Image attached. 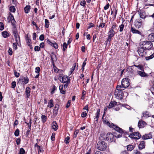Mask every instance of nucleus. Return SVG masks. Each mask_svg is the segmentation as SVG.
<instances>
[{
	"mask_svg": "<svg viewBox=\"0 0 154 154\" xmlns=\"http://www.w3.org/2000/svg\"><path fill=\"white\" fill-rule=\"evenodd\" d=\"M103 122L104 124H106L110 128H112L116 131L119 133L120 134H121L124 133L125 135H126L129 134V132L128 131H126L125 130H123L122 128H120L118 126L114 125L113 123H110L107 120H104L103 121Z\"/></svg>",
	"mask_w": 154,
	"mask_h": 154,
	"instance_id": "nucleus-1",
	"label": "nucleus"
},
{
	"mask_svg": "<svg viewBox=\"0 0 154 154\" xmlns=\"http://www.w3.org/2000/svg\"><path fill=\"white\" fill-rule=\"evenodd\" d=\"M99 139L100 141L97 143V148L100 151H104L107 149L108 146L107 143L104 141L106 140L105 137L100 136Z\"/></svg>",
	"mask_w": 154,
	"mask_h": 154,
	"instance_id": "nucleus-2",
	"label": "nucleus"
},
{
	"mask_svg": "<svg viewBox=\"0 0 154 154\" xmlns=\"http://www.w3.org/2000/svg\"><path fill=\"white\" fill-rule=\"evenodd\" d=\"M121 87L118 86L116 87V90L114 93V96L116 99L122 100L123 98L124 93L122 91L120 90Z\"/></svg>",
	"mask_w": 154,
	"mask_h": 154,
	"instance_id": "nucleus-3",
	"label": "nucleus"
},
{
	"mask_svg": "<svg viewBox=\"0 0 154 154\" xmlns=\"http://www.w3.org/2000/svg\"><path fill=\"white\" fill-rule=\"evenodd\" d=\"M114 136L117 138H120L122 137V135L119 134L117 135H114L111 133H108L106 136V140L109 142H112L113 141H115V140Z\"/></svg>",
	"mask_w": 154,
	"mask_h": 154,
	"instance_id": "nucleus-4",
	"label": "nucleus"
},
{
	"mask_svg": "<svg viewBox=\"0 0 154 154\" xmlns=\"http://www.w3.org/2000/svg\"><path fill=\"white\" fill-rule=\"evenodd\" d=\"M108 34V38L105 43H106V45L108 44L109 45L110 44V42L112 40V38L115 35V31L114 30H113L112 29H109Z\"/></svg>",
	"mask_w": 154,
	"mask_h": 154,
	"instance_id": "nucleus-5",
	"label": "nucleus"
},
{
	"mask_svg": "<svg viewBox=\"0 0 154 154\" xmlns=\"http://www.w3.org/2000/svg\"><path fill=\"white\" fill-rule=\"evenodd\" d=\"M140 44L142 45L145 46L144 47L146 50H150L152 47V44L151 41H144L141 42Z\"/></svg>",
	"mask_w": 154,
	"mask_h": 154,
	"instance_id": "nucleus-6",
	"label": "nucleus"
},
{
	"mask_svg": "<svg viewBox=\"0 0 154 154\" xmlns=\"http://www.w3.org/2000/svg\"><path fill=\"white\" fill-rule=\"evenodd\" d=\"M12 33L14 35L16 42H20V39L19 34L18 33L16 27L12 28Z\"/></svg>",
	"mask_w": 154,
	"mask_h": 154,
	"instance_id": "nucleus-7",
	"label": "nucleus"
},
{
	"mask_svg": "<svg viewBox=\"0 0 154 154\" xmlns=\"http://www.w3.org/2000/svg\"><path fill=\"white\" fill-rule=\"evenodd\" d=\"M134 24L135 28L137 29H139L142 27H143V25L142 24V20L140 19L136 20L134 22Z\"/></svg>",
	"mask_w": 154,
	"mask_h": 154,
	"instance_id": "nucleus-8",
	"label": "nucleus"
},
{
	"mask_svg": "<svg viewBox=\"0 0 154 154\" xmlns=\"http://www.w3.org/2000/svg\"><path fill=\"white\" fill-rule=\"evenodd\" d=\"M130 84L129 80L127 78H124L122 79L121 82V84L122 85V88H123L128 87Z\"/></svg>",
	"mask_w": 154,
	"mask_h": 154,
	"instance_id": "nucleus-9",
	"label": "nucleus"
},
{
	"mask_svg": "<svg viewBox=\"0 0 154 154\" xmlns=\"http://www.w3.org/2000/svg\"><path fill=\"white\" fill-rule=\"evenodd\" d=\"M58 79L62 83H65L70 82V79L69 78V77L66 75H64L62 77L59 76Z\"/></svg>",
	"mask_w": 154,
	"mask_h": 154,
	"instance_id": "nucleus-10",
	"label": "nucleus"
},
{
	"mask_svg": "<svg viewBox=\"0 0 154 154\" xmlns=\"http://www.w3.org/2000/svg\"><path fill=\"white\" fill-rule=\"evenodd\" d=\"M130 32L133 34H137L140 35H142V32L136 29L134 26H131L130 29Z\"/></svg>",
	"mask_w": 154,
	"mask_h": 154,
	"instance_id": "nucleus-11",
	"label": "nucleus"
},
{
	"mask_svg": "<svg viewBox=\"0 0 154 154\" xmlns=\"http://www.w3.org/2000/svg\"><path fill=\"white\" fill-rule=\"evenodd\" d=\"M8 18H9L10 20L12 25L13 26V27H16V21L14 18L13 15L10 13H9V16L8 17Z\"/></svg>",
	"mask_w": 154,
	"mask_h": 154,
	"instance_id": "nucleus-12",
	"label": "nucleus"
},
{
	"mask_svg": "<svg viewBox=\"0 0 154 154\" xmlns=\"http://www.w3.org/2000/svg\"><path fill=\"white\" fill-rule=\"evenodd\" d=\"M145 50H146L144 48L143 46H142L139 48L137 51L140 56L143 57L144 55L145 54H146V52H145Z\"/></svg>",
	"mask_w": 154,
	"mask_h": 154,
	"instance_id": "nucleus-13",
	"label": "nucleus"
},
{
	"mask_svg": "<svg viewBox=\"0 0 154 154\" xmlns=\"http://www.w3.org/2000/svg\"><path fill=\"white\" fill-rule=\"evenodd\" d=\"M146 124L145 122L141 120H140L138 122V126L139 128H143Z\"/></svg>",
	"mask_w": 154,
	"mask_h": 154,
	"instance_id": "nucleus-14",
	"label": "nucleus"
},
{
	"mask_svg": "<svg viewBox=\"0 0 154 154\" xmlns=\"http://www.w3.org/2000/svg\"><path fill=\"white\" fill-rule=\"evenodd\" d=\"M30 88L29 87H26L25 90V94L26 96V98H29L30 96Z\"/></svg>",
	"mask_w": 154,
	"mask_h": 154,
	"instance_id": "nucleus-15",
	"label": "nucleus"
},
{
	"mask_svg": "<svg viewBox=\"0 0 154 154\" xmlns=\"http://www.w3.org/2000/svg\"><path fill=\"white\" fill-rule=\"evenodd\" d=\"M59 108V105L56 104L53 109V113L55 116H57L58 114Z\"/></svg>",
	"mask_w": 154,
	"mask_h": 154,
	"instance_id": "nucleus-16",
	"label": "nucleus"
},
{
	"mask_svg": "<svg viewBox=\"0 0 154 154\" xmlns=\"http://www.w3.org/2000/svg\"><path fill=\"white\" fill-rule=\"evenodd\" d=\"M142 138L143 140H146L152 138V135L151 133H149L148 134H145L143 135Z\"/></svg>",
	"mask_w": 154,
	"mask_h": 154,
	"instance_id": "nucleus-17",
	"label": "nucleus"
},
{
	"mask_svg": "<svg viewBox=\"0 0 154 154\" xmlns=\"http://www.w3.org/2000/svg\"><path fill=\"white\" fill-rule=\"evenodd\" d=\"M142 114L143 116L142 117V118L143 117H144L145 118H147L151 116V114L149 113V112L147 111L143 112Z\"/></svg>",
	"mask_w": 154,
	"mask_h": 154,
	"instance_id": "nucleus-18",
	"label": "nucleus"
},
{
	"mask_svg": "<svg viewBox=\"0 0 154 154\" xmlns=\"http://www.w3.org/2000/svg\"><path fill=\"white\" fill-rule=\"evenodd\" d=\"M138 12L139 13V14L140 15V17L141 18L144 19L146 17H148V16L146 15V13L145 12H141V11H138Z\"/></svg>",
	"mask_w": 154,
	"mask_h": 154,
	"instance_id": "nucleus-19",
	"label": "nucleus"
},
{
	"mask_svg": "<svg viewBox=\"0 0 154 154\" xmlns=\"http://www.w3.org/2000/svg\"><path fill=\"white\" fill-rule=\"evenodd\" d=\"M145 142L144 141H142L139 145L138 147L140 150H141L145 147Z\"/></svg>",
	"mask_w": 154,
	"mask_h": 154,
	"instance_id": "nucleus-20",
	"label": "nucleus"
},
{
	"mask_svg": "<svg viewBox=\"0 0 154 154\" xmlns=\"http://www.w3.org/2000/svg\"><path fill=\"white\" fill-rule=\"evenodd\" d=\"M52 128L55 131H56L57 130L58 126L55 121H54L52 123Z\"/></svg>",
	"mask_w": 154,
	"mask_h": 154,
	"instance_id": "nucleus-21",
	"label": "nucleus"
},
{
	"mask_svg": "<svg viewBox=\"0 0 154 154\" xmlns=\"http://www.w3.org/2000/svg\"><path fill=\"white\" fill-rule=\"evenodd\" d=\"M142 72L140 71H137V72L138 74L141 77H147L148 75L147 74L144 72V71Z\"/></svg>",
	"mask_w": 154,
	"mask_h": 154,
	"instance_id": "nucleus-22",
	"label": "nucleus"
},
{
	"mask_svg": "<svg viewBox=\"0 0 154 154\" xmlns=\"http://www.w3.org/2000/svg\"><path fill=\"white\" fill-rule=\"evenodd\" d=\"M100 109H98L97 110L96 113H95L96 116L94 119H96V120H95V121L97 123L98 122V119L100 116Z\"/></svg>",
	"mask_w": 154,
	"mask_h": 154,
	"instance_id": "nucleus-23",
	"label": "nucleus"
},
{
	"mask_svg": "<svg viewBox=\"0 0 154 154\" xmlns=\"http://www.w3.org/2000/svg\"><path fill=\"white\" fill-rule=\"evenodd\" d=\"M117 103L116 101H111L108 106V108L110 109L113 107L117 105Z\"/></svg>",
	"mask_w": 154,
	"mask_h": 154,
	"instance_id": "nucleus-24",
	"label": "nucleus"
},
{
	"mask_svg": "<svg viewBox=\"0 0 154 154\" xmlns=\"http://www.w3.org/2000/svg\"><path fill=\"white\" fill-rule=\"evenodd\" d=\"M2 35L4 38H7L10 36V34L8 31H5L2 32Z\"/></svg>",
	"mask_w": 154,
	"mask_h": 154,
	"instance_id": "nucleus-25",
	"label": "nucleus"
},
{
	"mask_svg": "<svg viewBox=\"0 0 154 154\" xmlns=\"http://www.w3.org/2000/svg\"><path fill=\"white\" fill-rule=\"evenodd\" d=\"M148 40L152 42H154V33L149 34L148 37Z\"/></svg>",
	"mask_w": 154,
	"mask_h": 154,
	"instance_id": "nucleus-26",
	"label": "nucleus"
},
{
	"mask_svg": "<svg viewBox=\"0 0 154 154\" xmlns=\"http://www.w3.org/2000/svg\"><path fill=\"white\" fill-rule=\"evenodd\" d=\"M63 85H60L59 87V89L60 93L63 94H66V91L63 89Z\"/></svg>",
	"mask_w": 154,
	"mask_h": 154,
	"instance_id": "nucleus-27",
	"label": "nucleus"
},
{
	"mask_svg": "<svg viewBox=\"0 0 154 154\" xmlns=\"http://www.w3.org/2000/svg\"><path fill=\"white\" fill-rule=\"evenodd\" d=\"M30 8L31 7L29 5H28L26 6L24 8L25 13L26 14L29 13L30 11Z\"/></svg>",
	"mask_w": 154,
	"mask_h": 154,
	"instance_id": "nucleus-28",
	"label": "nucleus"
},
{
	"mask_svg": "<svg viewBox=\"0 0 154 154\" xmlns=\"http://www.w3.org/2000/svg\"><path fill=\"white\" fill-rule=\"evenodd\" d=\"M26 39L27 45L28 46H30V45L31 44V40L29 38L28 35L26 36Z\"/></svg>",
	"mask_w": 154,
	"mask_h": 154,
	"instance_id": "nucleus-29",
	"label": "nucleus"
},
{
	"mask_svg": "<svg viewBox=\"0 0 154 154\" xmlns=\"http://www.w3.org/2000/svg\"><path fill=\"white\" fill-rule=\"evenodd\" d=\"M127 150L128 151H131L134 148L135 146L131 145H129L127 146Z\"/></svg>",
	"mask_w": 154,
	"mask_h": 154,
	"instance_id": "nucleus-30",
	"label": "nucleus"
},
{
	"mask_svg": "<svg viewBox=\"0 0 154 154\" xmlns=\"http://www.w3.org/2000/svg\"><path fill=\"white\" fill-rule=\"evenodd\" d=\"M54 106V103L53 100L52 99L50 100L48 103V107L50 108H52Z\"/></svg>",
	"mask_w": 154,
	"mask_h": 154,
	"instance_id": "nucleus-31",
	"label": "nucleus"
},
{
	"mask_svg": "<svg viewBox=\"0 0 154 154\" xmlns=\"http://www.w3.org/2000/svg\"><path fill=\"white\" fill-rule=\"evenodd\" d=\"M41 118L42 122L43 123H45L47 119V116L45 115H42L41 116Z\"/></svg>",
	"mask_w": 154,
	"mask_h": 154,
	"instance_id": "nucleus-32",
	"label": "nucleus"
},
{
	"mask_svg": "<svg viewBox=\"0 0 154 154\" xmlns=\"http://www.w3.org/2000/svg\"><path fill=\"white\" fill-rule=\"evenodd\" d=\"M134 66L135 67H137L140 70L142 71H144V68L143 66L141 65H134Z\"/></svg>",
	"mask_w": 154,
	"mask_h": 154,
	"instance_id": "nucleus-33",
	"label": "nucleus"
},
{
	"mask_svg": "<svg viewBox=\"0 0 154 154\" xmlns=\"http://www.w3.org/2000/svg\"><path fill=\"white\" fill-rule=\"evenodd\" d=\"M53 68L54 72H55L59 73L60 72L59 71H60V70L58 69L57 67L55 66L54 63H53Z\"/></svg>",
	"mask_w": 154,
	"mask_h": 154,
	"instance_id": "nucleus-34",
	"label": "nucleus"
},
{
	"mask_svg": "<svg viewBox=\"0 0 154 154\" xmlns=\"http://www.w3.org/2000/svg\"><path fill=\"white\" fill-rule=\"evenodd\" d=\"M9 11L13 13L15 12L16 9L14 6L13 5L11 6L9 8Z\"/></svg>",
	"mask_w": 154,
	"mask_h": 154,
	"instance_id": "nucleus-35",
	"label": "nucleus"
},
{
	"mask_svg": "<svg viewBox=\"0 0 154 154\" xmlns=\"http://www.w3.org/2000/svg\"><path fill=\"white\" fill-rule=\"evenodd\" d=\"M52 54H53V56L51 55V59L52 61L53 62L56 61L57 60V58L56 57V56L55 55V54L54 53H52Z\"/></svg>",
	"mask_w": 154,
	"mask_h": 154,
	"instance_id": "nucleus-36",
	"label": "nucleus"
},
{
	"mask_svg": "<svg viewBox=\"0 0 154 154\" xmlns=\"http://www.w3.org/2000/svg\"><path fill=\"white\" fill-rule=\"evenodd\" d=\"M26 152L24 149L23 148H21L20 149L18 154H24Z\"/></svg>",
	"mask_w": 154,
	"mask_h": 154,
	"instance_id": "nucleus-37",
	"label": "nucleus"
},
{
	"mask_svg": "<svg viewBox=\"0 0 154 154\" xmlns=\"http://www.w3.org/2000/svg\"><path fill=\"white\" fill-rule=\"evenodd\" d=\"M68 44H67L66 42H64L63 46V51H65L67 47V46Z\"/></svg>",
	"mask_w": 154,
	"mask_h": 154,
	"instance_id": "nucleus-38",
	"label": "nucleus"
},
{
	"mask_svg": "<svg viewBox=\"0 0 154 154\" xmlns=\"http://www.w3.org/2000/svg\"><path fill=\"white\" fill-rule=\"evenodd\" d=\"M45 27L48 28L49 25V22L48 20L47 19H45Z\"/></svg>",
	"mask_w": 154,
	"mask_h": 154,
	"instance_id": "nucleus-39",
	"label": "nucleus"
},
{
	"mask_svg": "<svg viewBox=\"0 0 154 154\" xmlns=\"http://www.w3.org/2000/svg\"><path fill=\"white\" fill-rule=\"evenodd\" d=\"M124 27V24L122 23L119 26V31L120 32H122L123 30Z\"/></svg>",
	"mask_w": 154,
	"mask_h": 154,
	"instance_id": "nucleus-40",
	"label": "nucleus"
},
{
	"mask_svg": "<svg viewBox=\"0 0 154 154\" xmlns=\"http://www.w3.org/2000/svg\"><path fill=\"white\" fill-rule=\"evenodd\" d=\"M154 57V53L151 55L150 56L148 57H146V59L147 60H149L151 59H152Z\"/></svg>",
	"mask_w": 154,
	"mask_h": 154,
	"instance_id": "nucleus-41",
	"label": "nucleus"
},
{
	"mask_svg": "<svg viewBox=\"0 0 154 154\" xmlns=\"http://www.w3.org/2000/svg\"><path fill=\"white\" fill-rule=\"evenodd\" d=\"M19 42L20 43V42H16L13 43V48L15 50H16L17 49V45L18 44Z\"/></svg>",
	"mask_w": 154,
	"mask_h": 154,
	"instance_id": "nucleus-42",
	"label": "nucleus"
},
{
	"mask_svg": "<svg viewBox=\"0 0 154 154\" xmlns=\"http://www.w3.org/2000/svg\"><path fill=\"white\" fill-rule=\"evenodd\" d=\"M20 134V131L18 129H17L14 133V135L16 137H18L19 136Z\"/></svg>",
	"mask_w": 154,
	"mask_h": 154,
	"instance_id": "nucleus-43",
	"label": "nucleus"
},
{
	"mask_svg": "<svg viewBox=\"0 0 154 154\" xmlns=\"http://www.w3.org/2000/svg\"><path fill=\"white\" fill-rule=\"evenodd\" d=\"M133 133H134V136H137L138 137V138H140L141 137V135L140 134V133L139 132H135Z\"/></svg>",
	"mask_w": 154,
	"mask_h": 154,
	"instance_id": "nucleus-44",
	"label": "nucleus"
},
{
	"mask_svg": "<svg viewBox=\"0 0 154 154\" xmlns=\"http://www.w3.org/2000/svg\"><path fill=\"white\" fill-rule=\"evenodd\" d=\"M54 42V41H53V42H52L50 40L48 39L47 41V43L52 46H53V45Z\"/></svg>",
	"mask_w": 154,
	"mask_h": 154,
	"instance_id": "nucleus-45",
	"label": "nucleus"
},
{
	"mask_svg": "<svg viewBox=\"0 0 154 154\" xmlns=\"http://www.w3.org/2000/svg\"><path fill=\"white\" fill-rule=\"evenodd\" d=\"M23 81H24V84H27L29 81V79L28 77H24L23 78Z\"/></svg>",
	"mask_w": 154,
	"mask_h": 154,
	"instance_id": "nucleus-46",
	"label": "nucleus"
},
{
	"mask_svg": "<svg viewBox=\"0 0 154 154\" xmlns=\"http://www.w3.org/2000/svg\"><path fill=\"white\" fill-rule=\"evenodd\" d=\"M69 137L68 136L67 137L65 138V139L64 140L65 143L66 144L68 143L69 142Z\"/></svg>",
	"mask_w": 154,
	"mask_h": 154,
	"instance_id": "nucleus-47",
	"label": "nucleus"
},
{
	"mask_svg": "<svg viewBox=\"0 0 154 154\" xmlns=\"http://www.w3.org/2000/svg\"><path fill=\"white\" fill-rule=\"evenodd\" d=\"M40 70V69L39 67H36L35 68V72L36 73H39Z\"/></svg>",
	"mask_w": 154,
	"mask_h": 154,
	"instance_id": "nucleus-48",
	"label": "nucleus"
},
{
	"mask_svg": "<svg viewBox=\"0 0 154 154\" xmlns=\"http://www.w3.org/2000/svg\"><path fill=\"white\" fill-rule=\"evenodd\" d=\"M120 104L122 106H123V107H125L126 108H127V109H130V106L127 105V104H120Z\"/></svg>",
	"mask_w": 154,
	"mask_h": 154,
	"instance_id": "nucleus-49",
	"label": "nucleus"
},
{
	"mask_svg": "<svg viewBox=\"0 0 154 154\" xmlns=\"http://www.w3.org/2000/svg\"><path fill=\"white\" fill-rule=\"evenodd\" d=\"M87 112H86V111L83 112L81 114V117L82 118H85V117L87 114Z\"/></svg>",
	"mask_w": 154,
	"mask_h": 154,
	"instance_id": "nucleus-50",
	"label": "nucleus"
},
{
	"mask_svg": "<svg viewBox=\"0 0 154 154\" xmlns=\"http://www.w3.org/2000/svg\"><path fill=\"white\" fill-rule=\"evenodd\" d=\"M57 87L54 85L53 86L52 90L51 91V93L52 94H53L54 93V91L57 89Z\"/></svg>",
	"mask_w": 154,
	"mask_h": 154,
	"instance_id": "nucleus-51",
	"label": "nucleus"
},
{
	"mask_svg": "<svg viewBox=\"0 0 154 154\" xmlns=\"http://www.w3.org/2000/svg\"><path fill=\"white\" fill-rule=\"evenodd\" d=\"M86 92L84 91L83 90L82 92V96L81 97V99L83 100L85 98V95L86 94Z\"/></svg>",
	"mask_w": 154,
	"mask_h": 154,
	"instance_id": "nucleus-52",
	"label": "nucleus"
},
{
	"mask_svg": "<svg viewBox=\"0 0 154 154\" xmlns=\"http://www.w3.org/2000/svg\"><path fill=\"white\" fill-rule=\"evenodd\" d=\"M21 139L20 138H17L16 140V143L17 145H19L20 143Z\"/></svg>",
	"mask_w": 154,
	"mask_h": 154,
	"instance_id": "nucleus-53",
	"label": "nucleus"
},
{
	"mask_svg": "<svg viewBox=\"0 0 154 154\" xmlns=\"http://www.w3.org/2000/svg\"><path fill=\"white\" fill-rule=\"evenodd\" d=\"M117 27V26L116 23H113L112 24V26L110 29H112L113 30L114 29H116V27Z\"/></svg>",
	"mask_w": 154,
	"mask_h": 154,
	"instance_id": "nucleus-54",
	"label": "nucleus"
},
{
	"mask_svg": "<svg viewBox=\"0 0 154 154\" xmlns=\"http://www.w3.org/2000/svg\"><path fill=\"white\" fill-rule=\"evenodd\" d=\"M11 88H14L16 86V82L15 81L13 82L11 84Z\"/></svg>",
	"mask_w": 154,
	"mask_h": 154,
	"instance_id": "nucleus-55",
	"label": "nucleus"
},
{
	"mask_svg": "<svg viewBox=\"0 0 154 154\" xmlns=\"http://www.w3.org/2000/svg\"><path fill=\"white\" fill-rule=\"evenodd\" d=\"M4 28L3 23L2 22H0V30H2Z\"/></svg>",
	"mask_w": 154,
	"mask_h": 154,
	"instance_id": "nucleus-56",
	"label": "nucleus"
},
{
	"mask_svg": "<svg viewBox=\"0 0 154 154\" xmlns=\"http://www.w3.org/2000/svg\"><path fill=\"white\" fill-rule=\"evenodd\" d=\"M52 46H53L56 49H57L58 48V45L55 42H54Z\"/></svg>",
	"mask_w": 154,
	"mask_h": 154,
	"instance_id": "nucleus-57",
	"label": "nucleus"
},
{
	"mask_svg": "<svg viewBox=\"0 0 154 154\" xmlns=\"http://www.w3.org/2000/svg\"><path fill=\"white\" fill-rule=\"evenodd\" d=\"M79 130H76L74 132V137L75 138L77 137V135L79 133Z\"/></svg>",
	"mask_w": 154,
	"mask_h": 154,
	"instance_id": "nucleus-58",
	"label": "nucleus"
},
{
	"mask_svg": "<svg viewBox=\"0 0 154 154\" xmlns=\"http://www.w3.org/2000/svg\"><path fill=\"white\" fill-rule=\"evenodd\" d=\"M23 78H20L18 80V83H20L21 84H23Z\"/></svg>",
	"mask_w": 154,
	"mask_h": 154,
	"instance_id": "nucleus-59",
	"label": "nucleus"
},
{
	"mask_svg": "<svg viewBox=\"0 0 154 154\" xmlns=\"http://www.w3.org/2000/svg\"><path fill=\"white\" fill-rule=\"evenodd\" d=\"M109 6V4L108 3H107L106 5L104 7V10H106L108 9Z\"/></svg>",
	"mask_w": 154,
	"mask_h": 154,
	"instance_id": "nucleus-60",
	"label": "nucleus"
},
{
	"mask_svg": "<svg viewBox=\"0 0 154 154\" xmlns=\"http://www.w3.org/2000/svg\"><path fill=\"white\" fill-rule=\"evenodd\" d=\"M39 40L40 41H42L44 39V35L43 34L39 36Z\"/></svg>",
	"mask_w": 154,
	"mask_h": 154,
	"instance_id": "nucleus-61",
	"label": "nucleus"
},
{
	"mask_svg": "<svg viewBox=\"0 0 154 154\" xmlns=\"http://www.w3.org/2000/svg\"><path fill=\"white\" fill-rule=\"evenodd\" d=\"M40 48L38 46H35L34 48V50L35 51H40Z\"/></svg>",
	"mask_w": 154,
	"mask_h": 154,
	"instance_id": "nucleus-62",
	"label": "nucleus"
},
{
	"mask_svg": "<svg viewBox=\"0 0 154 154\" xmlns=\"http://www.w3.org/2000/svg\"><path fill=\"white\" fill-rule=\"evenodd\" d=\"M89 26H88V28L89 29L93 27L94 26V25L92 23H90L89 24Z\"/></svg>",
	"mask_w": 154,
	"mask_h": 154,
	"instance_id": "nucleus-63",
	"label": "nucleus"
},
{
	"mask_svg": "<svg viewBox=\"0 0 154 154\" xmlns=\"http://www.w3.org/2000/svg\"><path fill=\"white\" fill-rule=\"evenodd\" d=\"M86 4V2L85 0H84L83 1L81 2L80 5L83 7H84Z\"/></svg>",
	"mask_w": 154,
	"mask_h": 154,
	"instance_id": "nucleus-64",
	"label": "nucleus"
}]
</instances>
